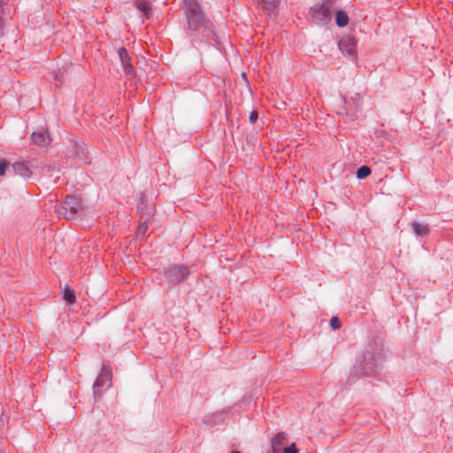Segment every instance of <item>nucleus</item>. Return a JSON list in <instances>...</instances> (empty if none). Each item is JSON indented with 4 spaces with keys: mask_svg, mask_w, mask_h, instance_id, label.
<instances>
[{
    "mask_svg": "<svg viewBox=\"0 0 453 453\" xmlns=\"http://www.w3.org/2000/svg\"><path fill=\"white\" fill-rule=\"evenodd\" d=\"M4 35V21L3 17H0V37Z\"/></svg>",
    "mask_w": 453,
    "mask_h": 453,
    "instance_id": "22",
    "label": "nucleus"
},
{
    "mask_svg": "<svg viewBox=\"0 0 453 453\" xmlns=\"http://www.w3.org/2000/svg\"><path fill=\"white\" fill-rule=\"evenodd\" d=\"M63 298L68 303H73L76 300L75 294L73 290H72L69 288H65L63 292Z\"/></svg>",
    "mask_w": 453,
    "mask_h": 453,
    "instance_id": "16",
    "label": "nucleus"
},
{
    "mask_svg": "<svg viewBox=\"0 0 453 453\" xmlns=\"http://www.w3.org/2000/svg\"><path fill=\"white\" fill-rule=\"evenodd\" d=\"M353 103L356 106V108H358L360 106V96L359 95H356L354 98H352Z\"/></svg>",
    "mask_w": 453,
    "mask_h": 453,
    "instance_id": "25",
    "label": "nucleus"
},
{
    "mask_svg": "<svg viewBox=\"0 0 453 453\" xmlns=\"http://www.w3.org/2000/svg\"><path fill=\"white\" fill-rule=\"evenodd\" d=\"M288 434L284 432L278 433L271 441V447L273 453H281L283 450V445L287 441Z\"/></svg>",
    "mask_w": 453,
    "mask_h": 453,
    "instance_id": "9",
    "label": "nucleus"
},
{
    "mask_svg": "<svg viewBox=\"0 0 453 453\" xmlns=\"http://www.w3.org/2000/svg\"><path fill=\"white\" fill-rule=\"evenodd\" d=\"M370 174H371V169L366 165H363V166L359 167L357 171V177L358 179H365V177H367Z\"/></svg>",
    "mask_w": 453,
    "mask_h": 453,
    "instance_id": "17",
    "label": "nucleus"
},
{
    "mask_svg": "<svg viewBox=\"0 0 453 453\" xmlns=\"http://www.w3.org/2000/svg\"><path fill=\"white\" fill-rule=\"evenodd\" d=\"M348 107H349V103L346 102ZM351 111V109L349 108H347V111H346V114H349V111Z\"/></svg>",
    "mask_w": 453,
    "mask_h": 453,
    "instance_id": "27",
    "label": "nucleus"
},
{
    "mask_svg": "<svg viewBox=\"0 0 453 453\" xmlns=\"http://www.w3.org/2000/svg\"><path fill=\"white\" fill-rule=\"evenodd\" d=\"M147 222L144 221L143 223H141L139 226H138V234H144L146 230H147Z\"/></svg>",
    "mask_w": 453,
    "mask_h": 453,
    "instance_id": "20",
    "label": "nucleus"
},
{
    "mask_svg": "<svg viewBox=\"0 0 453 453\" xmlns=\"http://www.w3.org/2000/svg\"><path fill=\"white\" fill-rule=\"evenodd\" d=\"M134 6L143 14V19H149L152 15L151 4L148 0L136 1Z\"/></svg>",
    "mask_w": 453,
    "mask_h": 453,
    "instance_id": "11",
    "label": "nucleus"
},
{
    "mask_svg": "<svg viewBox=\"0 0 453 453\" xmlns=\"http://www.w3.org/2000/svg\"><path fill=\"white\" fill-rule=\"evenodd\" d=\"M182 9L189 30L197 31L203 28V32L207 33V37L218 42L212 23L206 19L197 0H183Z\"/></svg>",
    "mask_w": 453,
    "mask_h": 453,
    "instance_id": "1",
    "label": "nucleus"
},
{
    "mask_svg": "<svg viewBox=\"0 0 453 453\" xmlns=\"http://www.w3.org/2000/svg\"><path fill=\"white\" fill-rule=\"evenodd\" d=\"M33 143L43 147L50 143V140L49 134L44 131L34 132L31 134Z\"/></svg>",
    "mask_w": 453,
    "mask_h": 453,
    "instance_id": "10",
    "label": "nucleus"
},
{
    "mask_svg": "<svg viewBox=\"0 0 453 453\" xmlns=\"http://www.w3.org/2000/svg\"><path fill=\"white\" fill-rule=\"evenodd\" d=\"M119 58L121 62L122 68L127 75H134V68L131 62V58L126 48L121 47L118 50Z\"/></svg>",
    "mask_w": 453,
    "mask_h": 453,
    "instance_id": "8",
    "label": "nucleus"
},
{
    "mask_svg": "<svg viewBox=\"0 0 453 453\" xmlns=\"http://www.w3.org/2000/svg\"><path fill=\"white\" fill-rule=\"evenodd\" d=\"M335 22H336V25L340 27H343L347 26V24L349 22V17H348V14L346 13V12H344L342 10L336 12Z\"/></svg>",
    "mask_w": 453,
    "mask_h": 453,
    "instance_id": "15",
    "label": "nucleus"
},
{
    "mask_svg": "<svg viewBox=\"0 0 453 453\" xmlns=\"http://www.w3.org/2000/svg\"><path fill=\"white\" fill-rule=\"evenodd\" d=\"M7 164L5 162L0 163V176L4 175Z\"/></svg>",
    "mask_w": 453,
    "mask_h": 453,
    "instance_id": "23",
    "label": "nucleus"
},
{
    "mask_svg": "<svg viewBox=\"0 0 453 453\" xmlns=\"http://www.w3.org/2000/svg\"><path fill=\"white\" fill-rule=\"evenodd\" d=\"M231 453H241L240 451H237V450H234L232 451Z\"/></svg>",
    "mask_w": 453,
    "mask_h": 453,
    "instance_id": "28",
    "label": "nucleus"
},
{
    "mask_svg": "<svg viewBox=\"0 0 453 453\" xmlns=\"http://www.w3.org/2000/svg\"><path fill=\"white\" fill-rule=\"evenodd\" d=\"M189 273L190 270L188 266L178 265L165 269L164 275L169 283L175 285L185 280Z\"/></svg>",
    "mask_w": 453,
    "mask_h": 453,
    "instance_id": "5",
    "label": "nucleus"
},
{
    "mask_svg": "<svg viewBox=\"0 0 453 453\" xmlns=\"http://www.w3.org/2000/svg\"><path fill=\"white\" fill-rule=\"evenodd\" d=\"M12 169L16 174L23 178H29L32 174L28 165L24 162H15L12 165Z\"/></svg>",
    "mask_w": 453,
    "mask_h": 453,
    "instance_id": "12",
    "label": "nucleus"
},
{
    "mask_svg": "<svg viewBox=\"0 0 453 453\" xmlns=\"http://www.w3.org/2000/svg\"><path fill=\"white\" fill-rule=\"evenodd\" d=\"M372 347L370 345L366 348L362 359L357 361L355 369L361 375H373L381 362V355L380 352H373Z\"/></svg>",
    "mask_w": 453,
    "mask_h": 453,
    "instance_id": "2",
    "label": "nucleus"
},
{
    "mask_svg": "<svg viewBox=\"0 0 453 453\" xmlns=\"http://www.w3.org/2000/svg\"><path fill=\"white\" fill-rule=\"evenodd\" d=\"M279 3V0H258L261 7L269 13L273 12L277 9Z\"/></svg>",
    "mask_w": 453,
    "mask_h": 453,
    "instance_id": "13",
    "label": "nucleus"
},
{
    "mask_svg": "<svg viewBox=\"0 0 453 453\" xmlns=\"http://www.w3.org/2000/svg\"><path fill=\"white\" fill-rule=\"evenodd\" d=\"M111 380V367L104 364L101 369V372L98 377L96 379L93 385V391L95 395H101L102 391L101 388L105 386V384Z\"/></svg>",
    "mask_w": 453,
    "mask_h": 453,
    "instance_id": "7",
    "label": "nucleus"
},
{
    "mask_svg": "<svg viewBox=\"0 0 453 453\" xmlns=\"http://www.w3.org/2000/svg\"><path fill=\"white\" fill-rule=\"evenodd\" d=\"M283 453H298L296 443H291L289 446L285 447L281 451Z\"/></svg>",
    "mask_w": 453,
    "mask_h": 453,
    "instance_id": "19",
    "label": "nucleus"
},
{
    "mask_svg": "<svg viewBox=\"0 0 453 453\" xmlns=\"http://www.w3.org/2000/svg\"><path fill=\"white\" fill-rule=\"evenodd\" d=\"M6 5L5 0H0V17L4 13V6Z\"/></svg>",
    "mask_w": 453,
    "mask_h": 453,
    "instance_id": "24",
    "label": "nucleus"
},
{
    "mask_svg": "<svg viewBox=\"0 0 453 453\" xmlns=\"http://www.w3.org/2000/svg\"><path fill=\"white\" fill-rule=\"evenodd\" d=\"M330 326L334 330L339 329L341 327V322L337 317H333L330 319Z\"/></svg>",
    "mask_w": 453,
    "mask_h": 453,
    "instance_id": "18",
    "label": "nucleus"
},
{
    "mask_svg": "<svg viewBox=\"0 0 453 453\" xmlns=\"http://www.w3.org/2000/svg\"><path fill=\"white\" fill-rule=\"evenodd\" d=\"M338 47L342 53L349 59L355 60L357 58V42L350 35L342 37L338 42Z\"/></svg>",
    "mask_w": 453,
    "mask_h": 453,
    "instance_id": "6",
    "label": "nucleus"
},
{
    "mask_svg": "<svg viewBox=\"0 0 453 453\" xmlns=\"http://www.w3.org/2000/svg\"><path fill=\"white\" fill-rule=\"evenodd\" d=\"M334 7V0H324L310 8L309 14L311 20L318 26H325L332 19V11Z\"/></svg>",
    "mask_w": 453,
    "mask_h": 453,
    "instance_id": "3",
    "label": "nucleus"
},
{
    "mask_svg": "<svg viewBox=\"0 0 453 453\" xmlns=\"http://www.w3.org/2000/svg\"><path fill=\"white\" fill-rule=\"evenodd\" d=\"M411 226H412L413 231L415 232V234L417 235L425 236L429 234V228H428L427 225L421 224V223L415 221L411 224Z\"/></svg>",
    "mask_w": 453,
    "mask_h": 453,
    "instance_id": "14",
    "label": "nucleus"
},
{
    "mask_svg": "<svg viewBox=\"0 0 453 453\" xmlns=\"http://www.w3.org/2000/svg\"><path fill=\"white\" fill-rule=\"evenodd\" d=\"M348 107H349V103L346 102ZM351 111V109L349 108H347V111H346V114H349V111Z\"/></svg>",
    "mask_w": 453,
    "mask_h": 453,
    "instance_id": "26",
    "label": "nucleus"
},
{
    "mask_svg": "<svg viewBox=\"0 0 453 453\" xmlns=\"http://www.w3.org/2000/svg\"><path fill=\"white\" fill-rule=\"evenodd\" d=\"M258 118V114L256 111H253L250 114V123H255L257 121Z\"/></svg>",
    "mask_w": 453,
    "mask_h": 453,
    "instance_id": "21",
    "label": "nucleus"
},
{
    "mask_svg": "<svg viewBox=\"0 0 453 453\" xmlns=\"http://www.w3.org/2000/svg\"><path fill=\"white\" fill-rule=\"evenodd\" d=\"M82 209L80 200L74 196H67L61 207L57 210L58 218L74 219Z\"/></svg>",
    "mask_w": 453,
    "mask_h": 453,
    "instance_id": "4",
    "label": "nucleus"
}]
</instances>
